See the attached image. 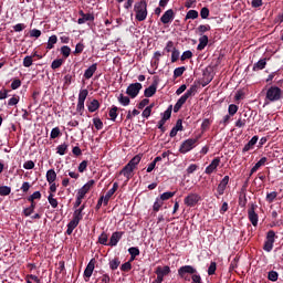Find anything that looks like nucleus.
Instances as JSON below:
<instances>
[{"label":"nucleus","mask_w":283,"mask_h":283,"mask_svg":"<svg viewBox=\"0 0 283 283\" xmlns=\"http://www.w3.org/2000/svg\"><path fill=\"white\" fill-rule=\"evenodd\" d=\"M118 107L113 106L108 113V116L111 118V120H116V118H118Z\"/></svg>","instance_id":"nucleus-38"},{"label":"nucleus","mask_w":283,"mask_h":283,"mask_svg":"<svg viewBox=\"0 0 283 283\" xmlns=\"http://www.w3.org/2000/svg\"><path fill=\"white\" fill-rule=\"evenodd\" d=\"M118 103H120V105H123L124 107H127V105H129V103H132V101L129 99V97L120 94L119 97H117Z\"/></svg>","instance_id":"nucleus-33"},{"label":"nucleus","mask_w":283,"mask_h":283,"mask_svg":"<svg viewBox=\"0 0 283 283\" xmlns=\"http://www.w3.org/2000/svg\"><path fill=\"white\" fill-rule=\"evenodd\" d=\"M189 98L185 95H182L178 101L177 103L175 104L174 106V112L175 114H178V112H180V109L182 108V105H185V103H187Z\"/></svg>","instance_id":"nucleus-18"},{"label":"nucleus","mask_w":283,"mask_h":283,"mask_svg":"<svg viewBox=\"0 0 283 283\" xmlns=\"http://www.w3.org/2000/svg\"><path fill=\"white\" fill-rule=\"evenodd\" d=\"M30 36H32L34 39H39V36H41V30H39V29L31 30Z\"/></svg>","instance_id":"nucleus-61"},{"label":"nucleus","mask_w":283,"mask_h":283,"mask_svg":"<svg viewBox=\"0 0 283 283\" xmlns=\"http://www.w3.org/2000/svg\"><path fill=\"white\" fill-rule=\"evenodd\" d=\"M216 269H217L216 262H211L208 268V275H216Z\"/></svg>","instance_id":"nucleus-56"},{"label":"nucleus","mask_w":283,"mask_h":283,"mask_svg":"<svg viewBox=\"0 0 283 283\" xmlns=\"http://www.w3.org/2000/svg\"><path fill=\"white\" fill-rule=\"evenodd\" d=\"M57 41L59 38H56V35H51L48 40L46 50H53Z\"/></svg>","instance_id":"nucleus-29"},{"label":"nucleus","mask_w":283,"mask_h":283,"mask_svg":"<svg viewBox=\"0 0 283 283\" xmlns=\"http://www.w3.org/2000/svg\"><path fill=\"white\" fill-rule=\"evenodd\" d=\"M192 283H202V277L199 274H192L191 276Z\"/></svg>","instance_id":"nucleus-63"},{"label":"nucleus","mask_w":283,"mask_h":283,"mask_svg":"<svg viewBox=\"0 0 283 283\" xmlns=\"http://www.w3.org/2000/svg\"><path fill=\"white\" fill-rule=\"evenodd\" d=\"M12 188L10 186H0V196H10Z\"/></svg>","instance_id":"nucleus-37"},{"label":"nucleus","mask_w":283,"mask_h":283,"mask_svg":"<svg viewBox=\"0 0 283 283\" xmlns=\"http://www.w3.org/2000/svg\"><path fill=\"white\" fill-rule=\"evenodd\" d=\"M209 8H207V7H203V8H201V10H200V17H201V19H209Z\"/></svg>","instance_id":"nucleus-55"},{"label":"nucleus","mask_w":283,"mask_h":283,"mask_svg":"<svg viewBox=\"0 0 283 283\" xmlns=\"http://www.w3.org/2000/svg\"><path fill=\"white\" fill-rule=\"evenodd\" d=\"M96 70H98L97 64L96 63L92 64L88 69L85 70L84 78L86 80L92 78L96 73Z\"/></svg>","instance_id":"nucleus-17"},{"label":"nucleus","mask_w":283,"mask_h":283,"mask_svg":"<svg viewBox=\"0 0 283 283\" xmlns=\"http://www.w3.org/2000/svg\"><path fill=\"white\" fill-rule=\"evenodd\" d=\"M128 253L130 255V262L136 260L137 255H140V250L136 247H132L128 249Z\"/></svg>","instance_id":"nucleus-27"},{"label":"nucleus","mask_w":283,"mask_h":283,"mask_svg":"<svg viewBox=\"0 0 283 283\" xmlns=\"http://www.w3.org/2000/svg\"><path fill=\"white\" fill-rule=\"evenodd\" d=\"M259 137L258 136H253L251 138V140H249V143H247L242 149L243 154H247V151H251L252 147H255V145L258 144Z\"/></svg>","instance_id":"nucleus-16"},{"label":"nucleus","mask_w":283,"mask_h":283,"mask_svg":"<svg viewBox=\"0 0 283 283\" xmlns=\"http://www.w3.org/2000/svg\"><path fill=\"white\" fill-rule=\"evenodd\" d=\"M193 56V53L191 51H185L181 55V61H187V59H191Z\"/></svg>","instance_id":"nucleus-59"},{"label":"nucleus","mask_w":283,"mask_h":283,"mask_svg":"<svg viewBox=\"0 0 283 283\" xmlns=\"http://www.w3.org/2000/svg\"><path fill=\"white\" fill-rule=\"evenodd\" d=\"M263 249L266 251V253H271V251H273V243L265 241Z\"/></svg>","instance_id":"nucleus-60"},{"label":"nucleus","mask_w":283,"mask_h":283,"mask_svg":"<svg viewBox=\"0 0 283 283\" xmlns=\"http://www.w3.org/2000/svg\"><path fill=\"white\" fill-rule=\"evenodd\" d=\"M255 209H258L255 203H251L248 209V218L253 227H258V213H255Z\"/></svg>","instance_id":"nucleus-6"},{"label":"nucleus","mask_w":283,"mask_h":283,"mask_svg":"<svg viewBox=\"0 0 283 283\" xmlns=\"http://www.w3.org/2000/svg\"><path fill=\"white\" fill-rule=\"evenodd\" d=\"M111 271H116L120 266V259L115 258L108 262Z\"/></svg>","instance_id":"nucleus-28"},{"label":"nucleus","mask_w":283,"mask_h":283,"mask_svg":"<svg viewBox=\"0 0 283 283\" xmlns=\"http://www.w3.org/2000/svg\"><path fill=\"white\" fill-rule=\"evenodd\" d=\"M142 156L140 155H136L135 157H133L129 161L128 165L130 167H133L134 169H136V166H138L140 164L142 160Z\"/></svg>","instance_id":"nucleus-30"},{"label":"nucleus","mask_w":283,"mask_h":283,"mask_svg":"<svg viewBox=\"0 0 283 283\" xmlns=\"http://www.w3.org/2000/svg\"><path fill=\"white\" fill-rule=\"evenodd\" d=\"M71 53H72V49H70V46L64 45L61 48V54L64 56V59H67Z\"/></svg>","instance_id":"nucleus-45"},{"label":"nucleus","mask_w":283,"mask_h":283,"mask_svg":"<svg viewBox=\"0 0 283 283\" xmlns=\"http://www.w3.org/2000/svg\"><path fill=\"white\" fill-rule=\"evenodd\" d=\"M125 232H113L112 233V237L109 239V242H108V247H116V244H118V242H120V239L123 238V234Z\"/></svg>","instance_id":"nucleus-14"},{"label":"nucleus","mask_w":283,"mask_h":283,"mask_svg":"<svg viewBox=\"0 0 283 283\" xmlns=\"http://www.w3.org/2000/svg\"><path fill=\"white\" fill-rule=\"evenodd\" d=\"M195 273H198V270H196L193 265H184L178 269L179 277H185V275H193Z\"/></svg>","instance_id":"nucleus-7"},{"label":"nucleus","mask_w":283,"mask_h":283,"mask_svg":"<svg viewBox=\"0 0 283 283\" xmlns=\"http://www.w3.org/2000/svg\"><path fill=\"white\" fill-rule=\"evenodd\" d=\"M164 201L157 197L156 201L154 202V206H153V211H155L156 213H158V211H160V208L163 207Z\"/></svg>","instance_id":"nucleus-34"},{"label":"nucleus","mask_w":283,"mask_h":283,"mask_svg":"<svg viewBox=\"0 0 283 283\" xmlns=\"http://www.w3.org/2000/svg\"><path fill=\"white\" fill-rule=\"evenodd\" d=\"M189 19H198V11L197 10H189L186 14V21Z\"/></svg>","instance_id":"nucleus-47"},{"label":"nucleus","mask_w":283,"mask_h":283,"mask_svg":"<svg viewBox=\"0 0 283 283\" xmlns=\"http://www.w3.org/2000/svg\"><path fill=\"white\" fill-rule=\"evenodd\" d=\"M78 222L76 221V219H72L69 223H67V229H66V234L67 235H72V233L74 232V229H76L78 227Z\"/></svg>","instance_id":"nucleus-20"},{"label":"nucleus","mask_w":283,"mask_h":283,"mask_svg":"<svg viewBox=\"0 0 283 283\" xmlns=\"http://www.w3.org/2000/svg\"><path fill=\"white\" fill-rule=\"evenodd\" d=\"M73 220L81 222V220H83V212L75 208V210L73 212Z\"/></svg>","instance_id":"nucleus-48"},{"label":"nucleus","mask_w":283,"mask_h":283,"mask_svg":"<svg viewBox=\"0 0 283 283\" xmlns=\"http://www.w3.org/2000/svg\"><path fill=\"white\" fill-rule=\"evenodd\" d=\"M227 185H229V176H224L223 179L217 187V192L219 196H224V191L227 190Z\"/></svg>","instance_id":"nucleus-13"},{"label":"nucleus","mask_w":283,"mask_h":283,"mask_svg":"<svg viewBox=\"0 0 283 283\" xmlns=\"http://www.w3.org/2000/svg\"><path fill=\"white\" fill-rule=\"evenodd\" d=\"M200 202V196L198 193H190L184 199L186 207H196Z\"/></svg>","instance_id":"nucleus-5"},{"label":"nucleus","mask_w":283,"mask_h":283,"mask_svg":"<svg viewBox=\"0 0 283 283\" xmlns=\"http://www.w3.org/2000/svg\"><path fill=\"white\" fill-rule=\"evenodd\" d=\"M46 181L49 185H52V182L56 181V171L54 169H50L46 171Z\"/></svg>","instance_id":"nucleus-23"},{"label":"nucleus","mask_w":283,"mask_h":283,"mask_svg":"<svg viewBox=\"0 0 283 283\" xmlns=\"http://www.w3.org/2000/svg\"><path fill=\"white\" fill-rule=\"evenodd\" d=\"M67 144H62V145H59L56 147V154H59V156H65V154L67 153Z\"/></svg>","instance_id":"nucleus-31"},{"label":"nucleus","mask_w":283,"mask_h":283,"mask_svg":"<svg viewBox=\"0 0 283 283\" xmlns=\"http://www.w3.org/2000/svg\"><path fill=\"white\" fill-rule=\"evenodd\" d=\"M108 237L107 233L103 232L99 237H98V242L99 244H103L104 247H109V243H107Z\"/></svg>","instance_id":"nucleus-40"},{"label":"nucleus","mask_w":283,"mask_h":283,"mask_svg":"<svg viewBox=\"0 0 283 283\" xmlns=\"http://www.w3.org/2000/svg\"><path fill=\"white\" fill-rule=\"evenodd\" d=\"M282 88L279 86H270L266 91L265 97L271 103H275L276 101H280L282 98Z\"/></svg>","instance_id":"nucleus-2"},{"label":"nucleus","mask_w":283,"mask_h":283,"mask_svg":"<svg viewBox=\"0 0 283 283\" xmlns=\"http://www.w3.org/2000/svg\"><path fill=\"white\" fill-rule=\"evenodd\" d=\"M59 136H61V128L54 127L50 134L51 140H54V138H59Z\"/></svg>","instance_id":"nucleus-43"},{"label":"nucleus","mask_w":283,"mask_h":283,"mask_svg":"<svg viewBox=\"0 0 283 283\" xmlns=\"http://www.w3.org/2000/svg\"><path fill=\"white\" fill-rule=\"evenodd\" d=\"M61 65H63V59H56L51 63V67L53 70H59V67H61Z\"/></svg>","instance_id":"nucleus-50"},{"label":"nucleus","mask_w":283,"mask_h":283,"mask_svg":"<svg viewBox=\"0 0 283 283\" xmlns=\"http://www.w3.org/2000/svg\"><path fill=\"white\" fill-rule=\"evenodd\" d=\"M265 242H270L272 244H275V231H273V230L268 231Z\"/></svg>","instance_id":"nucleus-36"},{"label":"nucleus","mask_w":283,"mask_h":283,"mask_svg":"<svg viewBox=\"0 0 283 283\" xmlns=\"http://www.w3.org/2000/svg\"><path fill=\"white\" fill-rule=\"evenodd\" d=\"M208 44H209V36L202 35L201 38H199V44L197 46V50L202 51L205 50V48H207Z\"/></svg>","instance_id":"nucleus-22"},{"label":"nucleus","mask_w":283,"mask_h":283,"mask_svg":"<svg viewBox=\"0 0 283 283\" xmlns=\"http://www.w3.org/2000/svg\"><path fill=\"white\" fill-rule=\"evenodd\" d=\"M34 167V161L28 160L23 164L24 169H32Z\"/></svg>","instance_id":"nucleus-64"},{"label":"nucleus","mask_w":283,"mask_h":283,"mask_svg":"<svg viewBox=\"0 0 283 283\" xmlns=\"http://www.w3.org/2000/svg\"><path fill=\"white\" fill-rule=\"evenodd\" d=\"M228 112L230 116H235V114H238V105L230 104L228 107Z\"/></svg>","instance_id":"nucleus-51"},{"label":"nucleus","mask_w":283,"mask_h":283,"mask_svg":"<svg viewBox=\"0 0 283 283\" xmlns=\"http://www.w3.org/2000/svg\"><path fill=\"white\" fill-rule=\"evenodd\" d=\"M195 94H198L197 83L192 84L184 95L187 96L188 98H191V96H193Z\"/></svg>","instance_id":"nucleus-24"},{"label":"nucleus","mask_w":283,"mask_h":283,"mask_svg":"<svg viewBox=\"0 0 283 283\" xmlns=\"http://www.w3.org/2000/svg\"><path fill=\"white\" fill-rule=\"evenodd\" d=\"M186 70H187V69H186L185 66H179V67L175 69V71H174V77H175V78L180 77L182 74H185V71H186Z\"/></svg>","instance_id":"nucleus-44"},{"label":"nucleus","mask_w":283,"mask_h":283,"mask_svg":"<svg viewBox=\"0 0 283 283\" xmlns=\"http://www.w3.org/2000/svg\"><path fill=\"white\" fill-rule=\"evenodd\" d=\"M94 187V180H90L86 182L82 188L78 189L77 191V197L80 198H85L86 193Z\"/></svg>","instance_id":"nucleus-11"},{"label":"nucleus","mask_w":283,"mask_h":283,"mask_svg":"<svg viewBox=\"0 0 283 283\" xmlns=\"http://www.w3.org/2000/svg\"><path fill=\"white\" fill-rule=\"evenodd\" d=\"M116 191H118V182H114L112 189H109L105 196H102V198H104V207L109 205V199L112 196H114V193H116Z\"/></svg>","instance_id":"nucleus-9"},{"label":"nucleus","mask_w":283,"mask_h":283,"mask_svg":"<svg viewBox=\"0 0 283 283\" xmlns=\"http://www.w3.org/2000/svg\"><path fill=\"white\" fill-rule=\"evenodd\" d=\"M198 143V138H189L186 139L179 148L180 154H188V151H191L196 147V144Z\"/></svg>","instance_id":"nucleus-3"},{"label":"nucleus","mask_w":283,"mask_h":283,"mask_svg":"<svg viewBox=\"0 0 283 283\" xmlns=\"http://www.w3.org/2000/svg\"><path fill=\"white\" fill-rule=\"evenodd\" d=\"M197 30L199 34H205V32H209V30H211V27L209 24H200Z\"/></svg>","instance_id":"nucleus-49"},{"label":"nucleus","mask_w":283,"mask_h":283,"mask_svg":"<svg viewBox=\"0 0 283 283\" xmlns=\"http://www.w3.org/2000/svg\"><path fill=\"white\" fill-rule=\"evenodd\" d=\"M135 19L145 21L147 19V1L140 0L134 4Z\"/></svg>","instance_id":"nucleus-1"},{"label":"nucleus","mask_w":283,"mask_h":283,"mask_svg":"<svg viewBox=\"0 0 283 283\" xmlns=\"http://www.w3.org/2000/svg\"><path fill=\"white\" fill-rule=\"evenodd\" d=\"M143 90V84L136 82L133 84H129L126 88L127 96H130V98H136L138 94H140V91Z\"/></svg>","instance_id":"nucleus-4"},{"label":"nucleus","mask_w":283,"mask_h":283,"mask_svg":"<svg viewBox=\"0 0 283 283\" xmlns=\"http://www.w3.org/2000/svg\"><path fill=\"white\" fill-rule=\"evenodd\" d=\"M180 59V51L178 49H174L171 52V63H176Z\"/></svg>","instance_id":"nucleus-52"},{"label":"nucleus","mask_w":283,"mask_h":283,"mask_svg":"<svg viewBox=\"0 0 283 283\" xmlns=\"http://www.w3.org/2000/svg\"><path fill=\"white\" fill-rule=\"evenodd\" d=\"M156 90H158V83L155 82L144 91V95L146 98H151L156 94Z\"/></svg>","instance_id":"nucleus-15"},{"label":"nucleus","mask_w":283,"mask_h":283,"mask_svg":"<svg viewBox=\"0 0 283 283\" xmlns=\"http://www.w3.org/2000/svg\"><path fill=\"white\" fill-rule=\"evenodd\" d=\"M266 67V59H261L253 65V72H260V70H264Z\"/></svg>","instance_id":"nucleus-21"},{"label":"nucleus","mask_w":283,"mask_h":283,"mask_svg":"<svg viewBox=\"0 0 283 283\" xmlns=\"http://www.w3.org/2000/svg\"><path fill=\"white\" fill-rule=\"evenodd\" d=\"M172 109H174V106H169L163 114H161V120H165V122H167V120H169V118H171V112H172Z\"/></svg>","instance_id":"nucleus-32"},{"label":"nucleus","mask_w":283,"mask_h":283,"mask_svg":"<svg viewBox=\"0 0 283 283\" xmlns=\"http://www.w3.org/2000/svg\"><path fill=\"white\" fill-rule=\"evenodd\" d=\"M90 94V91H87V88L81 90L78 93V99L77 101H82L85 103V99L87 98Z\"/></svg>","instance_id":"nucleus-42"},{"label":"nucleus","mask_w":283,"mask_h":283,"mask_svg":"<svg viewBox=\"0 0 283 283\" xmlns=\"http://www.w3.org/2000/svg\"><path fill=\"white\" fill-rule=\"evenodd\" d=\"M20 86L21 80H13V82L11 83V90H19Z\"/></svg>","instance_id":"nucleus-62"},{"label":"nucleus","mask_w":283,"mask_h":283,"mask_svg":"<svg viewBox=\"0 0 283 283\" xmlns=\"http://www.w3.org/2000/svg\"><path fill=\"white\" fill-rule=\"evenodd\" d=\"M130 269H132V262L130 261L125 262L120 266V271H123L124 273H129Z\"/></svg>","instance_id":"nucleus-53"},{"label":"nucleus","mask_w":283,"mask_h":283,"mask_svg":"<svg viewBox=\"0 0 283 283\" xmlns=\"http://www.w3.org/2000/svg\"><path fill=\"white\" fill-rule=\"evenodd\" d=\"M155 271L165 277V275H169V273H171V268H169V265H166L164 268L157 266Z\"/></svg>","instance_id":"nucleus-26"},{"label":"nucleus","mask_w":283,"mask_h":283,"mask_svg":"<svg viewBox=\"0 0 283 283\" xmlns=\"http://www.w3.org/2000/svg\"><path fill=\"white\" fill-rule=\"evenodd\" d=\"M32 63H33L32 55H27V56L23 59V65H24V67H31Z\"/></svg>","instance_id":"nucleus-54"},{"label":"nucleus","mask_w":283,"mask_h":283,"mask_svg":"<svg viewBox=\"0 0 283 283\" xmlns=\"http://www.w3.org/2000/svg\"><path fill=\"white\" fill-rule=\"evenodd\" d=\"M174 19H176V13L174 12V9H168L161 15L160 21L164 25H167V23H171V21H174Z\"/></svg>","instance_id":"nucleus-8"},{"label":"nucleus","mask_w":283,"mask_h":283,"mask_svg":"<svg viewBox=\"0 0 283 283\" xmlns=\"http://www.w3.org/2000/svg\"><path fill=\"white\" fill-rule=\"evenodd\" d=\"M277 277H280V274L275 271H270L268 274V280H270V282H277Z\"/></svg>","instance_id":"nucleus-46"},{"label":"nucleus","mask_w":283,"mask_h":283,"mask_svg":"<svg viewBox=\"0 0 283 283\" xmlns=\"http://www.w3.org/2000/svg\"><path fill=\"white\" fill-rule=\"evenodd\" d=\"M164 50L168 53L174 52V50H176V48L174 46V41H168Z\"/></svg>","instance_id":"nucleus-57"},{"label":"nucleus","mask_w":283,"mask_h":283,"mask_svg":"<svg viewBox=\"0 0 283 283\" xmlns=\"http://www.w3.org/2000/svg\"><path fill=\"white\" fill-rule=\"evenodd\" d=\"M218 167H220V157H217L211 161V164L206 168L205 174L211 176V174H213Z\"/></svg>","instance_id":"nucleus-10"},{"label":"nucleus","mask_w":283,"mask_h":283,"mask_svg":"<svg viewBox=\"0 0 283 283\" xmlns=\"http://www.w3.org/2000/svg\"><path fill=\"white\" fill-rule=\"evenodd\" d=\"M98 107H101V103L98 102V99H93L88 105H87V109L91 113L96 112V109H98Z\"/></svg>","instance_id":"nucleus-25"},{"label":"nucleus","mask_w":283,"mask_h":283,"mask_svg":"<svg viewBox=\"0 0 283 283\" xmlns=\"http://www.w3.org/2000/svg\"><path fill=\"white\" fill-rule=\"evenodd\" d=\"M176 196V192L167 191L160 195V200L164 202L165 200H170V198H174Z\"/></svg>","instance_id":"nucleus-39"},{"label":"nucleus","mask_w":283,"mask_h":283,"mask_svg":"<svg viewBox=\"0 0 283 283\" xmlns=\"http://www.w3.org/2000/svg\"><path fill=\"white\" fill-rule=\"evenodd\" d=\"M93 125L95 129H97V132H101V129H103V120H101V118L98 117L93 118Z\"/></svg>","instance_id":"nucleus-41"},{"label":"nucleus","mask_w":283,"mask_h":283,"mask_svg":"<svg viewBox=\"0 0 283 283\" xmlns=\"http://www.w3.org/2000/svg\"><path fill=\"white\" fill-rule=\"evenodd\" d=\"M95 264H96V259H92L86 265V269L84 270V277H87V280L92 277V273H94Z\"/></svg>","instance_id":"nucleus-12"},{"label":"nucleus","mask_w":283,"mask_h":283,"mask_svg":"<svg viewBox=\"0 0 283 283\" xmlns=\"http://www.w3.org/2000/svg\"><path fill=\"white\" fill-rule=\"evenodd\" d=\"M275 198H277V192L276 191H272V192H269L266 195V201L268 202H273V200H275Z\"/></svg>","instance_id":"nucleus-58"},{"label":"nucleus","mask_w":283,"mask_h":283,"mask_svg":"<svg viewBox=\"0 0 283 283\" xmlns=\"http://www.w3.org/2000/svg\"><path fill=\"white\" fill-rule=\"evenodd\" d=\"M120 176H124L129 180L132 178V174H134V168L130 167L128 164L119 171Z\"/></svg>","instance_id":"nucleus-19"},{"label":"nucleus","mask_w":283,"mask_h":283,"mask_svg":"<svg viewBox=\"0 0 283 283\" xmlns=\"http://www.w3.org/2000/svg\"><path fill=\"white\" fill-rule=\"evenodd\" d=\"M48 201L51 205L52 209H56V207H59V200L54 198V193L49 195Z\"/></svg>","instance_id":"nucleus-35"}]
</instances>
